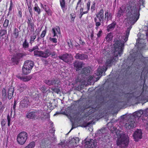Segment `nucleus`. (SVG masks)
<instances>
[{"label":"nucleus","instance_id":"de8ad7c7","mask_svg":"<svg viewBox=\"0 0 148 148\" xmlns=\"http://www.w3.org/2000/svg\"><path fill=\"white\" fill-rule=\"evenodd\" d=\"M90 1H88L87 3V7H86L87 10L86 11H87L88 12L89 10L90 6Z\"/></svg>","mask_w":148,"mask_h":148},{"label":"nucleus","instance_id":"0eeeda50","mask_svg":"<svg viewBox=\"0 0 148 148\" xmlns=\"http://www.w3.org/2000/svg\"><path fill=\"white\" fill-rule=\"evenodd\" d=\"M42 112L41 110H34L28 112L26 115V116L27 118L31 119H38L42 116Z\"/></svg>","mask_w":148,"mask_h":148},{"label":"nucleus","instance_id":"423d86ee","mask_svg":"<svg viewBox=\"0 0 148 148\" xmlns=\"http://www.w3.org/2000/svg\"><path fill=\"white\" fill-rule=\"evenodd\" d=\"M28 135L26 132H22L19 133L17 136L18 143L21 145L24 144L27 138Z\"/></svg>","mask_w":148,"mask_h":148},{"label":"nucleus","instance_id":"680f3d73","mask_svg":"<svg viewBox=\"0 0 148 148\" xmlns=\"http://www.w3.org/2000/svg\"><path fill=\"white\" fill-rule=\"evenodd\" d=\"M50 55H51L52 56H57V54L55 52H53L51 53Z\"/></svg>","mask_w":148,"mask_h":148},{"label":"nucleus","instance_id":"2f4dec72","mask_svg":"<svg viewBox=\"0 0 148 148\" xmlns=\"http://www.w3.org/2000/svg\"><path fill=\"white\" fill-rule=\"evenodd\" d=\"M94 21L95 23L96 26L95 29L97 30L99 29V27L101 25V23L100 22H98V19L96 18H94Z\"/></svg>","mask_w":148,"mask_h":148},{"label":"nucleus","instance_id":"79ce46f5","mask_svg":"<svg viewBox=\"0 0 148 148\" xmlns=\"http://www.w3.org/2000/svg\"><path fill=\"white\" fill-rule=\"evenodd\" d=\"M104 130L103 129H101L100 130H99L97 133V136H100L101 135L102 133H103V132H104Z\"/></svg>","mask_w":148,"mask_h":148},{"label":"nucleus","instance_id":"20e7f679","mask_svg":"<svg viewBox=\"0 0 148 148\" xmlns=\"http://www.w3.org/2000/svg\"><path fill=\"white\" fill-rule=\"evenodd\" d=\"M118 138L116 140V145L120 148H126L127 147L129 141L128 137L121 134H117Z\"/></svg>","mask_w":148,"mask_h":148},{"label":"nucleus","instance_id":"58836bf2","mask_svg":"<svg viewBox=\"0 0 148 148\" xmlns=\"http://www.w3.org/2000/svg\"><path fill=\"white\" fill-rule=\"evenodd\" d=\"M2 94L3 99H5L7 98L6 91L5 88H3L2 90Z\"/></svg>","mask_w":148,"mask_h":148},{"label":"nucleus","instance_id":"39448f33","mask_svg":"<svg viewBox=\"0 0 148 148\" xmlns=\"http://www.w3.org/2000/svg\"><path fill=\"white\" fill-rule=\"evenodd\" d=\"M34 65L32 61H26L22 67V72L24 74H28L31 72Z\"/></svg>","mask_w":148,"mask_h":148},{"label":"nucleus","instance_id":"9d476101","mask_svg":"<svg viewBox=\"0 0 148 148\" xmlns=\"http://www.w3.org/2000/svg\"><path fill=\"white\" fill-rule=\"evenodd\" d=\"M86 139H85L84 141L85 148H95L97 145L96 140L92 139L89 141H86Z\"/></svg>","mask_w":148,"mask_h":148},{"label":"nucleus","instance_id":"ea45409f","mask_svg":"<svg viewBox=\"0 0 148 148\" xmlns=\"http://www.w3.org/2000/svg\"><path fill=\"white\" fill-rule=\"evenodd\" d=\"M148 36V33H146V36H145L143 34H141L140 36L139 39H140L144 40L146 38H147Z\"/></svg>","mask_w":148,"mask_h":148},{"label":"nucleus","instance_id":"1a4fd4ad","mask_svg":"<svg viewBox=\"0 0 148 148\" xmlns=\"http://www.w3.org/2000/svg\"><path fill=\"white\" fill-rule=\"evenodd\" d=\"M59 58L64 62L68 63L71 62L73 60V56L70 54L65 53L58 56Z\"/></svg>","mask_w":148,"mask_h":148},{"label":"nucleus","instance_id":"f3484780","mask_svg":"<svg viewBox=\"0 0 148 148\" xmlns=\"http://www.w3.org/2000/svg\"><path fill=\"white\" fill-rule=\"evenodd\" d=\"M45 84L49 86L53 85L56 84H58L59 81L56 80L54 79H45L44 81Z\"/></svg>","mask_w":148,"mask_h":148},{"label":"nucleus","instance_id":"4c0bfd02","mask_svg":"<svg viewBox=\"0 0 148 148\" xmlns=\"http://www.w3.org/2000/svg\"><path fill=\"white\" fill-rule=\"evenodd\" d=\"M36 36L34 34L31 36L30 40V43L32 44L34 42V40L36 38Z\"/></svg>","mask_w":148,"mask_h":148},{"label":"nucleus","instance_id":"5fc2aeb1","mask_svg":"<svg viewBox=\"0 0 148 148\" xmlns=\"http://www.w3.org/2000/svg\"><path fill=\"white\" fill-rule=\"evenodd\" d=\"M47 105L48 107L50 109L53 108V107H52V104L50 102L47 103Z\"/></svg>","mask_w":148,"mask_h":148},{"label":"nucleus","instance_id":"c9c22d12","mask_svg":"<svg viewBox=\"0 0 148 148\" xmlns=\"http://www.w3.org/2000/svg\"><path fill=\"white\" fill-rule=\"evenodd\" d=\"M13 34L15 38H18L19 36V31L18 29L15 28L14 31H13Z\"/></svg>","mask_w":148,"mask_h":148},{"label":"nucleus","instance_id":"603ef678","mask_svg":"<svg viewBox=\"0 0 148 148\" xmlns=\"http://www.w3.org/2000/svg\"><path fill=\"white\" fill-rule=\"evenodd\" d=\"M46 32V29L42 31V33L41 34L40 36L41 38H43L45 37Z\"/></svg>","mask_w":148,"mask_h":148},{"label":"nucleus","instance_id":"864d4df0","mask_svg":"<svg viewBox=\"0 0 148 148\" xmlns=\"http://www.w3.org/2000/svg\"><path fill=\"white\" fill-rule=\"evenodd\" d=\"M10 120L11 119L10 116L8 115L7 116V121L8 122V126H10Z\"/></svg>","mask_w":148,"mask_h":148},{"label":"nucleus","instance_id":"4d7b16f0","mask_svg":"<svg viewBox=\"0 0 148 148\" xmlns=\"http://www.w3.org/2000/svg\"><path fill=\"white\" fill-rule=\"evenodd\" d=\"M87 13H88V12H87V11H84V12H80V14H79L80 18H81L82 17V15L83 14H86Z\"/></svg>","mask_w":148,"mask_h":148},{"label":"nucleus","instance_id":"c85d7f7f","mask_svg":"<svg viewBox=\"0 0 148 148\" xmlns=\"http://www.w3.org/2000/svg\"><path fill=\"white\" fill-rule=\"evenodd\" d=\"M59 1L61 9L64 12L67 9L65 7V0H59Z\"/></svg>","mask_w":148,"mask_h":148},{"label":"nucleus","instance_id":"f8f14e48","mask_svg":"<svg viewBox=\"0 0 148 148\" xmlns=\"http://www.w3.org/2000/svg\"><path fill=\"white\" fill-rule=\"evenodd\" d=\"M96 17L97 19H98V22H100L101 23L102 21V25H103V23L102 22V21L104 18V11L103 9H101L99 12H97L96 14Z\"/></svg>","mask_w":148,"mask_h":148},{"label":"nucleus","instance_id":"a19ab883","mask_svg":"<svg viewBox=\"0 0 148 148\" xmlns=\"http://www.w3.org/2000/svg\"><path fill=\"white\" fill-rule=\"evenodd\" d=\"M41 51L36 50L34 51V55L40 57L41 53Z\"/></svg>","mask_w":148,"mask_h":148},{"label":"nucleus","instance_id":"09e8293b","mask_svg":"<svg viewBox=\"0 0 148 148\" xmlns=\"http://www.w3.org/2000/svg\"><path fill=\"white\" fill-rule=\"evenodd\" d=\"M50 40L53 43H57V39L56 38H49Z\"/></svg>","mask_w":148,"mask_h":148},{"label":"nucleus","instance_id":"f03ea898","mask_svg":"<svg viewBox=\"0 0 148 148\" xmlns=\"http://www.w3.org/2000/svg\"><path fill=\"white\" fill-rule=\"evenodd\" d=\"M125 13L129 17V20L131 21L133 24H134L139 18L140 15L139 9L133 4H131L126 7L122 5L120 8L117 16L120 17Z\"/></svg>","mask_w":148,"mask_h":148},{"label":"nucleus","instance_id":"a18cd8bd","mask_svg":"<svg viewBox=\"0 0 148 148\" xmlns=\"http://www.w3.org/2000/svg\"><path fill=\"white\" fill-rule=\"evenodd\" d=\"M9 21L7 19H5L3 23V26L5 28H6L9 24Z\"/></svg>","mask_w":148,"mask_h":148},{"label":"nucleus","instance_id":"dca6fc26","mask_svg":"<svg viewBox=\"0 0 148 148\" xmlns=\"http://www.w3.org/2000/svg\"><path fill=\"white\" fill-rule=\"evenodd\" d=\"M75 57L77 59L81 60L87 59L88 58V56L87 55L80 53H77Z\"/></svg>","mask_w":148,"mask_h":148},{"label":"nucleus","instance_id":"5701e85b","mask_svg":"<svg viewBox=\"0 0 148 148\" xmlns=\"http://www.w3.org/2000/svg\"><path fill=\"white\" fill-rule=\"evenodd\" d=\"M17 77L18 78L20 79L21 80L24 82H28L32 78V76L30 75L22 77L19 76Z\"/></svg>","mask_w":148,"mask_h":148},{"label":"nucleus","instance_id":"6e6552de","mask_svg":"<svg viewBox=\"0 0 148 148\" xmlns=\"http://www.w3.org/2000/svg\"><path fill=\"white\" fill-rule=\"evenodd\" d=\"M29 104V101L28 98L25 97L20 102L19 108L20 110L27 108Z\"/></svg>","mask_w":148,"mask_h":148},{"label":"nucleus","instance_id":"f257e3e1","mask_svg":"<svg viewBox=\"0 0 148 148\" xmlns=\"http://www.w3.org/2000/svg\"><path fill=\"white\" fill-rule=\"evenodd\" d=\"M132 27L130 26L127 28L125 32L121 35L119 40H116L114 44L115 51L114 53V56L108 58L106 60L105 65L102 66H100L97 69V75H100L107 70L108 67L111 66L115 64L118 60V56H120L122 54L123 49L124 46V44L128 40L130 32Z\"/></svg>","mask_w":148,"mask_h":148},{"label":"nucleus","instance_id":"774afa93","mask_svg":"<svg viewBox=\"0 0 148 148\" xmlns=\"http://www.w3.org/2000/svg\"><path fill=\"white\" fill-rule=\"evenodd\" d=\"M51 143H49L48 145H47V146H45V148H51Z\"/></svg>","mask_w":148,"mask_h":148},{"label":"nucleus","instance_id":"e2e57ef3","mask_svg":"<svg viewBox=\"0 0 148 148\" xmlns=\"http://www.w3.org/2000/svg\"><path fill=\"white\" fill-rule=\"evenodd\" d=\"M3 30H1L0 31V36H3L4 35V33H3Z\"/></svg>","mask_w":148,"mask_h":148},{"label":"nucleus","instance_id":"72a5a7b5","mask_svg":"<svg viewBox=\"0 0 148 148\" xmlns=\"http://www.w3.org/2000/svg\"><path fill=\"white\" fill-rule=\"evenodd\" d=\"M34 23H30L28 25L29 31L30 30L31 32H33L34 29Z\"/></svg>","mask_w":148,"mask_h":148},{"label":"nucleus","instance_id":"13d9d810","mask_svg":"<svg viewBox=\"0 0 148 148\" xmlns=\"http://www.w3.org/2000/svg\"><path fill=\"white\" fill-rule=\"evenodd\" d=\"M50 131H51V134L53 136H54L55 131L54 128L53 127V128L52 130H50Z\"/></svg>","mask_w":148,"mask_h":148},{"label":"nucleus","instance_id":"c756f323","mask_svg":"<svg viewBox=\"0 0 148 148\" xmlns=\"http://www.w3.org/2000/svg\"><path fill=\"white\" fill-rule=\"evenodd\" d=\"M26 87V86L24 84H21L19 85L18 87V90L20 92L23 91Z\"/></svg>","mask_w":148,"mask_h":148},{"label":"nucleus","instance_id":"6e6d98bb","mask_svg":"<svg viewBox=\"0 0 148 148\" xmlns=\"http://www.w3.org/2000/svg\"><path fill=\"white\" fill-rule=\"evenodd\" d=\"M27 20H28V21L27 22V23L28 25L30 23H33L32 22V20L30 17H28Z\"/></svg>","mask_w":148,"mask_h":148},{"label":"nucleus","instance_id":"69168bd1","mask_svg":"<svg viewBox=\"0 0 148 148\" xmlns=\"http://www.w3.org/2000/svg\"><path fill=\"white\" fill-rule=\"evenodd\" d=\"M16 104V101L15 100L14 101V105L13 106V109L14 110H15Z\"/></svg>","mask_w":148,"mask_h":148},{"label":"nucleus","instance_id":"338daca9","mask_svg":"<svg viewBox=\"0 0 148 148\" xmlns=\"http://www.w3.org/2000/svg\"><path fill=\"white\" fill-rule=\"evenodd\" d=\"M18 16L20 18L22 17V13L21 11L19 10L18 12Z\"/></svg>","mask_w":148,"mask_h":148},{"label":"nucleus","instance_id":"9b49d317","mask_svg":"<svg viewBox=\"0 0 148 148\" xmlns=\"http://www.w3.org/2000/svg\"><path fill=\"white\" fill-rule=\"evenodd\" d=\"M130 96L131 97L132 96L135 97L137 101H142L144 99V97L143 96V92L141 93V92H136L131 93L128 94L127 96Z\"/></svg>","mask_w":148,"mask_h":148},{"label":"nucleus","instance_id":"6ab92c4d","mask_svg":"<svg viewBox=\"0 0 148 148\" xmlns=\"http://www.w3.org/2000/svg\"><path fill=\"white\" fill-rule=\"evenodd\" d=\"M97 72L95 74H94L93 75V76H89L88 77V80H90V81H97L99 79V78L100 76H101L103 75V74L100 75H97Z\"/></svg>","mask_w":148,"mask_h":148},{"label":"nucleus","instance_id":"c03bdc74","mask_svg":"<svg viewBox=\"0 0 148 148\" xmlns=\"http://www.w3.org/2000/svg\"><path fill=\"white\" fill-rule=\"evenodd\" d=\"M28 6V9L29 11V12L30 13V15L31 16H32V7L31 6V4H27Z\"/></svg>","mask_w":148,"mask_h":148},{"label":"nucleus","instance_id":"cd10ccee","mask_svg":"<svg viewBox=\"0 0 148 148\" xmlns=\"http://www.w3.org/2000/svg\"><path fill=\"white\" fill-rule=\"evenodd\" d=\"M90 72V68L89 67H87L83 68L81 73L85 75L86 76H88L89 75Z\"/></svg>","mask_w":148,"mask_h":148},{"label":"nucleus","instance_id":"bb28decb","mask_svg":"<svg viewBox=\"0 0 148 148\" xmlns=\"http://www.w3.org/2000/svg\"><path fill=\"white\" fill-rule=\"evenodd\" d=\"M41 7L42 8L46 11V12L48 14H49V10L48 5H47L46 3H44L43 4L40 3Z\"/></svg>","mask_w":148,"mask_h":148},{"label":"nucleus","instance_id":"412c9836","mask_svg":"<svg viewBox=\"0 0 148 148\" xmlns=\"http://www.w3.org/2000/svg\"><path fill=\"white\" fill-rule=\"evenodd\" d=\"M14 89L12 87H10L8 89L7 92L8 97L9 99H11L13 95Z\"/></svg>","mask_w":148,"mask_h":148},{"label":"nucleus","instance_id":"49530a36","mask_svg":"<svg viewBox=\"0 0 148 148\" xmlns=\"http://www.w3.org/2000/svg\"><path fill=\"white\" fill-rule=\"evenodd\" d=\"M51 89L53 90V91L57 93H59L60 92V89H59L58 88H56L55 87H52L51 88Z\"/></svg>","mask_w":148,"mask_h":148},{"label":"nucleus","instance_id":"aec40b11","mask_svg":"<svg viewBox=\"0 0 148 148\" xmlns=\"http://www.w3.org/2000/svg\"><path fill=\"white\" fill-rule=\"evenodd\" d=\"M52 33L53 34V37H54L56 36H58V34H60V27L58 26L53 28L52 29Z\"/></svg>","mask_w":148,"mask_h":148},{"label":"nucleus","instance_id":"0e129e2a","mask_svg":"<svg viewBox=\"0 0 148 148\" xmlns=\"http://www.w3.org/2000/svg\"><path fill=\"white\" fill-rule=\"evenodd\" d=\"M145 116L147 117L148 119V108L145 110Z\"/></svg>","mask_w":148,"mask_h":148},{"label":"nucleus","instance_id":"8fccbe9b","mask_svg":"<svg viewBox=\"0 0 148 148\" xmlns=\"http://www.w3.org/2000/svg\"><path fill=\"white\" fill-rule=\"evenodd\" d=\"M6 123V120L5 119H4L2 120L1 122V125L2 127L4 126Z\"/></svg>","mask_w":148,"mask_h":148},{"label":"nucleus","instance_id":"e433bc0d","mask_svg":"<svg viewBox=\"0 0 148 148\" xmlns=\"http://www.w3.org/2000/svg\"><path fill=\"white\" fill-rule=\"evenodd\" d=\"M23 47L24 48H27L29 47V43L27 42V40L25 39L24 41L23 44Z\"/></svg>","mask_w":148,"mask_h":148},{"label":"nucleus","instance_id":"bf43d9fd","mask_svg":"<svg viewBox=\"0 0 148 148\" xmlns=\"http://www.w3.org/2000/svg\"><path fill=\"white\" fill-rule=\"evenodd\" d=\"M12 6H13V3L12 2V1H11L10 2V7H9V10L10 11L11 10H12Z\"/></svg>","mask_w":148,"mask_h":148},{"label":"nucleus","instance_id":"473e14b6","mask_svg":"<svg viewBox=\"0 0 148 148\" xmlns=\"http://www.w3.org/2000/svg\"><path fill=\"white\" fill-rule=\"evenodd\" d=\"M34 10L37 12L38 14H39L41 12V11L40 8L38 6L37 4L36 3L35 5V6L34 8Z\"/></svg>","mask_w":148,"mask_h":148},{"label":"nucleus","instance_id":"7ed1b4c3","mask_svg":"<svg viewBox=\"0 0 148 148\" xmlns=\"http://www.w3.org/2000/svg\"><path fill=\"white\" fill-rule=\"evenodd\" d=\"M145 110L144 111L140 110L134 113L131 115L129 119L127 121L125 125V127L127 129H130L135 127L136 124L135 121V118L139 119L141 116H145Z\"/></svg>","mask_w":148,"mask_h":148},{"label":"nucleus","instance_id":"393cba45","mask_svg":"<svg viewBox=\"0 0 148 148\" xmlns=\"http://www.w3.org/2000/svg\"><path fill=\"white\" fill-rule=\"evenodd\" d=\"M116 25V23L114 22L109 25L107 27L106 30L108 32L113 30L115 27Z\"/></svg>","mask_w":148,"mask_h":148},{"label":"nucleus","instance_id":"4468645a","mask_svg":"<svg viewBox=\"0 0 148 148\" xmlns=\"http://www.w3.org/2000/svg\"><path fill=\"white\" fill-rule=\"evenodd\" d=\"M79 139L77 137L72 138L69 142L68 145L71 147H75L79 142Z\"/></svg>","mask_w":148,"mask_h":148},{"label":"nucleus","instance_id":"4be33fe9","mask_svg":"<svg viewBox=\"0 0 148 148\" xmlns=\"http://www.w3.org/2000/svg\"><path fill=\"white\" fill-rule=\"evenodd\" d=\"M51 53L48 50H46L45 52L41 51L40 57L44 58H47L50 55Z\"/></svg>","mask_w":148,"mask_h":148},{"label":"nucleus","instance_id":"3c124183","mask_svg":"<svg viewBox=\"0 0 148 148\" xmlns=\"http://www.w3.org/2000/svg\"><path fill=\"white\" fill-rule=\"evenodd\" d=\"M102 31L101 29H100L97 34V38H99L102 35Z\"/></svg>","mask_w":148,"mask_h":148},{"label":"nucleus","instance_id":"a211bd4d","mask_svg":"<svg viewBox=\"0 0 148 148\" xmlns=\"http://www.w3.org/2000/svg\"><path fill=\"white\" fill-rule=\"evenodd\" d=\"M95 109H92L91 111L90 112H91L92 111H93L92 112L91 114L89 115V118H88V120H94L98 117V115L96 114V112L94 111Z\"/></svg>","mask_w":148,"mask_h":148},{"label":"nucleus","instance_id":"2eb2a0df","mask_svg":"<svg viewBox=\"0 0 148 148\" xmlns=\"http://www.w3.org/2000/svg\"><path fill=\"white\" fill-rule=\"evenodd\" d=\"M84 65V64L81 61H77L74 63V66L77 71H79Z\"/></svg>","mask_w":148,"mask_h":148},{"label":"nucleus","instance_id":"052dcab7","mask_svg":"<svg viewBox=\"0 0 148 148\" xmlns=\"http://www.w3.org/2000/svg\"><path fill=\"white\" fill-rule=\"evenodd\" d=\"M5 108V107L3 106H2L0 108V113H2L3 111V110Z\"/></svg>","mask_w":148,"mask_h":148},{"label":"nucleus","instance_id":"7c9ffc66","mask_svg":"<svg viewBox=\"0 0 148 148\" xmlns=\"http://www.w3.org/2000/svg\"><path fill=\"white\" fill-rule=\"evenodd\" d=\"M113 36L111 33H109L106 36V37L104 39L105 41H106L107 42H109L111 41L112 39Z\"/></svg>","mask_w":148,"mask_h":148},{"label":"nucleus","instance_id":"a878e982","mask_svg":"<svg viewBox=\"0 0 148 148\" xmlns=\"http://www.w3.org/2000/svg\"><path fill=\"white\" fill-rule=\"evenodd\" d=\"M112 14L111 13H109L108 10H106L105 13V18L107 19V21L111 20L112 18Z\"/></svg>","mask_w":148,"mask_h":148},{"label":"nucleus","instance_id":"f704fd0d","mask_svg":"<svg viewBox=\"0 0 148 148\" xmlns=\"http://www.w3.org/2000/svg\"><path fill=\"white\" fill-rule=\"evenodd\" d=\"M35 142L32 141L27 146L25 147V148H33L35 147Z\"/></svg>","mask_w":148,"mask_h":148},{"label":"nucleus","instance_id":"b1692460","mask_svg":"<svg viewBox=\"0 0 148 148\" xmlns=\"http://www.w3.org/2000/svg\"><path fill=\"white\" fill-rule=\"evenodd\" d=\"M23 57L22 54L20 53L16 54V55L12 59V61L18 62L21 58Z\"/></svg>","mask_w":148,"mask_h":148},{"label":"nucleus","instance_id":"ddd939ff","mask_svg":"<svg viewBox=\"0 0 148 148\" xmlns=\"http://www.w3.org/2000/svg\"><path fill=\"white\" fill-rule=\"evenodd\" d=\"M133 137L135 141H137L142 138V133L141 130H138L135 131L133 134Z\"/></svg>","mask_w":148,"mask_h":148},{"label":"nucleus","instance_id":"37998d69","mask_svg":"<svg viewBox=\"0 0 148 148\" xmlns=\"http://www.w3.org/2000/svg\"><path fill=\"white\" fill-rule=\"evenodd\" d=\"M82 0H78V2L77 3V5L75 8V9L77 10L78 7L79 6V7H81L82 2H81Z\"/></svg>","mask_w":148,"mask_h":148}]
</instances>
